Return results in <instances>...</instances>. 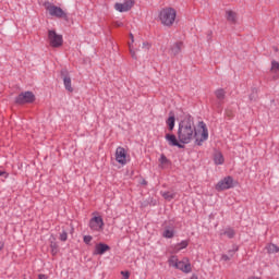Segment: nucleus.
Returning a JSON list of instances; mask_svg holds the SVG:
<instances>
[{
	"instance_id": "nucleus-26",
	"label": "nucleus",
	"mask_w": 279,
	"mask_h": 279,
	"mask_svg": "<svg viewBox=\"0 0 279 279\" xmlns=\"http://www.w3.org/2000/svg\"><path fill=\"white\" fill-rule=\"evenodd\" d=\"M130 37H131V44H129L130 53H131V57L133 58V60H136V58H137L136 51H134V48L132 46V44H134V35L131 34Z\"/></svg>"
},
{
	"instance_id": "nucleus-1",
	"label": "nucleus",
	"mask_w": 279,
	"mask_h": 279,
	"mask_svg": "<svg viewBox=\"0 0 279 279\" xmlns=\"http://www.w3.org/2000/svg\"><path fill=\"white\" fill-rule=\"evenodd\" d=\"M198 128L202 130L201 135H197V129L195 126V120L191 116H186L183 120L179 122V129L177 136L180 143L183 145H189L193 138L198 146H202L204 142L208 141V128L204 121L198 123Z\"/></svg>"
},
{
	"instance_id": "nucleus-4",
	"label": "nucleus",
	"mask_w": 279,
	"mask_h": 279,
	"mask_svg": "<svg viewBox=\"0 0 279 279\" xmlns=\"http://www.w3.org/2000/svg\"><path fill=\"white\" fill-rule=\"evenodd\" d=\"M88 226L92 232H101L105 226L104 218L101 216H94L90 218Z\"/></svg>"
},
{
	"instance_id": "nucleus-37",
	"label": "nucleus",
	"mask_w": 279,
	"mask_h": 279,
	"mask_svg": "<svg viewBox=\"0 0 279 279\" xmlns=\"http://www.w3.org/2000/svg\"><path fill=\"white\" fill-rule=\"evenodd\" d=\"M4 173H5V172H3V171H0V175H4Z\"/></svg>"
},
{
	"instance_id": "nucleus-22",
	"label": "nucleus",
	"mask_w": 279,
	"mask_h": 279,
	"mask_svg": "<svg viewBox=\"0 0 279 279\" xmlns=\"http://www.w3.org/2000/svg\"><path fill=\"white\" fill-rule=\"evenodd\" d=\"M236 232H234V229L232 228H227L225 231L220 233V236H228V239H234V235Z\"/></svg>"
},
{
	"instance_id": "nucleus-32",
	"label": "nucleus",
	"mask_w": 279,
	"mask_h": 279,
	"mask_svg": "<svg viewBox=\"0 0 279 279\" xmlns=\"http://www.w3.org/2000/svg\"><path fill=\"white\" fill-rule=\"evenodd\" d=\"M121 276H123L124 279H130V272L129 271H121Z\"/></svg>"
},
{
	"instance_id": "nucleus-31",
	"label": "nucleus",
	"mask_w": 279,
	"mask_h": 279,
	"mask_svg": "<svg viewBox=\"0 0 279 279\" xmlns=\"http://www.w3.org/2000/svg\"><path fill=\"white\" fill-rule=\"evenodd\" d=\"M150 47H151V44H149L147 41L143 43V49H145L146 51H149Z\"/></svg>"
},
{
	"instance_id": "nucleus-6",
	"label": "nucleus",
	"mask_w": 279,
	"mask_h": 279,
	"mask_svg": "<svg viewBox=\"0 0 279 279\" xmlns=\"http://www.w3.org/2000/svg\"><path fill=\"white\" fill-rule=\"evenodd\" d=\"M46 10L49 12L50 16H56V19H68L66 12H64L60 7L48 4Z\"/></svg>"
},
{
	"instance_id": "nucleus-20",
	"label": "nucleus",
	"mask_w": 279,
	"mask_h": 279,
	"mask_svg": "<svg viewBox=\"0 0 279 279\" xmlns=\"http://www.w3.org/2000/svg\"><path fill=\"white\" fill-rule=\"evenodd\" d=\"M216 98L218 99V104H222L226 99V90L223 88H219L215 92Z\"/></svg>"
},
{
	"instance_id": "nucleus-14",
	"label": "nucleus",
	"mask_w": 279,
	"mask_h": 279,
	"mask_svg": "<svg viewBox=\"0 0 279 279\" xmlns=\"http://www.w3.org/2000/svg\"><path fill=\"white\" fill-rule=\"evenodd\" d=\"M106 252H110V245H108L106 243H98L95 245L93 255L94 256H104V254H106Z\"/></svg>"
},
{
	"instance_id": "nucleus-27",
	"label": "nucleus",
	"mask_w": 279,
	"mask_h": 279,
	"mask_svg": "<svg viewBox=\"0 0 279 279\" xmlns=\"http://www.w3.org/2000/svg\"><path fill=\"white\" fill-rule=\"evenodd\" d=\"M161 197L166 198L168 202H171L175 197V193L172 192H160Z\"/></svg>"
},
{
	"instance_id": "nucleus-21",
	"label": "nucleus",
	"mask_w": 279,
	"mask_h": 279,
	"mask_svg": "<svg viewBox=\"0 0 279 279\" xmlns=\"http://www.w3.org/2000/svg\"><path fill=\"white\" fill-rule=\"evenodd\" d=\"M63 84H64L65 90H68L69 93H73V86H71V76L65 75L63 77Z\"/></svg>"
},
{
	"instance_id": "nucleus-11",
	"label": "nucleus",
	"mask_w": 279,
	"mask_h": 279,
	"mask_svg": "<svg viewBox=\"0 0 279 279\" xmlns=\"http://www.w3.org/2000/svg\"><path fill=\"white\" fill-rule=\"evenodd\" d=\"M116 160L119 165H128V151H125V148L119 146L116 149Z\"/></svg>"
},
{
	"instance_id": "nucleus-35",
	"label": "nucleus",
	"mask_w": 279,
	"mask_h": 279,
	"mask_svg": "<svg viewBox=\"0 0 279 279\" xmlns=\"http://www.w3.org/2000/svg\"><path fill=\"white\" fill-rule=\"evenodd\" d=\"M38 279H47L46 275H38Z\"/></svg>"
},
{
	"instance_id": "nucleus-17",
	"label": "nucleus",
	"mask_w": 279,
	"mask_h": 279,
	"mask_svg": "<svg viewBox=\"0 0 279 279\" xmlns=\"http://www.w3.org/2000/svg\"><path fill=\"white\" fill-rule=\"evenodd\" d=\"M223 162H226V158H223V154L219 150H216L214 153V163L219 166V165H223Z\"/></svg>"
},
{
	"instance_id": "nucleus-8",
	"label": "nucleus",
	"mask_w": 279,
	"mask_h": 279,
	"mask_svg": "<svg viewBox=\"0 0 279 279\" xmlns=\"http://www.w3.org/2000/svg\"><path fill=\"white\" fill-rule=\"evenodd\" d=\"M182 49H184V43L175 41L170 46L168 53L172 58H178L182 53Z\"/></svg>"
},
{
	"instance_id": "nucleus-23",
	"label": "nucleus",
	"mask_w": 279,
	"mask_h": 279,
	"mask_svg": "<svg viewBox=\"0 0 279 279\" xmlns=\"http://www.w3.org/2000/svg\"><path fill=\"white\" fill-rule=\"evenodd\" d=\"M179 263H180V260L178 259V256H175V255L170 256L168 259L169 267H173L174 269L178 267Z\"/></svg>"
},
{
	"instance_id": "nucleus-28",
	"label": "nucleus",
	"mask_w": 279,
	"mask_h": 279,
	"mask_svg": "<svg viewBox=\"0 0 279 279\" xmlns=\"http://www.w3.org/2000/svg\"><path fill=\"white\" fill-rule=\"evenodd\" d=\"M50 248H51L52 254H58V243L51 242Z\"/></svg>"
},
{
	"instance_id": "nucleus-25",
	"label": "nucleus",
	"mask_w": 279,
	"mask_h": 279,
	"mask_svg": "<svg viewBox=\"0 0 279 279\" xmlns=\"http://www.w3.org/2000/svg\"><path fill=\"white\" fill-rule=\"evenodd\" d=\"M266 250H267L268 254H278V252H279L278 245H276L274 243L268 244L266 246Z\"/></svg>"
},
{
	"instance_id": "nucleus-15",
	"label": "nucleus",
	"mask_w": 279,
	"mask_h": 279,
	"mask_svg": "<svg viewBox=\"0 0 279 279\" xmlns=\"http://www.w3.org/2000/svg\"><path fill=\"white\" fill-rule=\"evenodd\" d=\"M189 247V241L183 240L178 244L172 245V252L174 254H178L179 252H182V250H186Z\"/></svg>"
},
{
	"instance_id": "nucleus-19",
	"label": "nucleus",
	"mask_w": 279,
	"mask_h": 279,
	"mask_svg": "<svg viewBox=\"0 0 279 279\" xmlns=\"http://www.w3.org/2000/svg\"><path fill=\"white\" fill-rule=\"evenodd\" d=\"M169 165H171V161L167 158V156H165V154H161L160 158H159L160 169H167V167H169Z\"/></svg>"
},
{
	"instance_id": "nucleus-30",
	"label": "nucleus",
	"mask_w": 279,
	"mask_h": 279,
	"mask_svg": "<svg viewBox=\"0 0 279 279\" xmlns=\"http://www.w3.org/2000/svg\"><path fill=\"white\" fill-rule=\"evenodd\" d=\"M83 241L86 245H90V241H93V238L90 235H84Z\"/></svg>"
},
{
	"instance_id": "nucleus-33",
	"label": "nucleus",
	"mask_w": 279,
	"mask_h": 279,
	"mask_svg": "<svg viewBox=\"0 0 279 279\" xmlns=\"http://www.w3.org/2000/svg\"><path fill=\"white\" fill-rule=\"evenodd\" d=\"M114 25L116 27H123V22H116Z\"/></svg>"
},
{
	"instance_id": "nucleus-10",
	"label": "nucleus",
	"mask_w": 279,
	"mask_h": 279,
	"mask_svg": "<svg viewBox=\"0 0 279 279\" xmlns=\"http://www.w3.org/2000/svg\"><path fill=\"white\" fill-rule=\"evenodd\" d=\"M225 19L230 25H236L239 23V13L232 9H226Z\"/></svg>"
},
{
	"instance_id": "nucleus-9",
	"label": "nucleus",
	"mask_w": 279,
	"mask_h": 279,
	"mask_svg": "<svg viewBox=\"0 0 279 279\" xmlns=\"http://www.w3.org/2000/svg\"><path fill=\"white\" fill-rule=\"evenodd\" d=\"M168 145L170 147H179V149H184V143L180 142V138H178L174 134H166L165 136Z\"/></svg>"
},
{
	"instance_id": "nucleus-24",
	"label": "nucleus",
	"mask_w": 279,
	"mask_h": 279,
	"mask_svg": "<svg viewBox=\"0 0 279 279\" xmlns=\"http://www.w3.org/2000/svg\"><path fill=\"white\" fill-rule=\"evenodd\" d=\"M170 132H173V128H175V116H170L166 121Z\"/></svg>"
},
{
	"instance_id": "nucleus-7",
	"label": "nucleus",
	"mask_w": 279,
	"mask_h": 279,
	"mask_svg": "<svg viewBox=\"0 0 279 279\" xmlns=\"http://www.w3.org/2000/svg\"><path fill=\"white\" fill-rule=\"evenodd\" d=\"M234 187V179L232 177H226L220 180L216 185V191H228Z\"/></svg>"
},
{
	"instance_id": "nucleus-16",
	"label": "nucleus",
	"mask_w": 279,
	"mask_h": 279,
	"mask_svg": "<svg viewBox=\"0 0 279 279\" xmlns=\"http://www.w3.org/2000/svg\"><path fill=\"white\" fill-rule=\"evenodd\" d=\"M270 72L274 74L272 80H279V62L276 60L271 61Z\"/></svg>"
},
{
	"instance_id": "nucleus-3",
	"label": "nucleus",
	"mask_w": 279,
	"mask_h": 279,
	"mask_svg": "<svg viewBox=\"0 0 279 279\" xmlns=\"http://www.w3.org/2000/svg\"><path fill=\"white\" fill-rule=\"evenodd\" d=\"M48 41L50 47L58 49V47H62L63 38L56 31H48Z\"/></svg>"
},
{
	"instance_id": "nucleus-18",
	"label": "nucleus",
	"mask_w": 279,
	"mask_h": 279,
	"mask_svg": "<svg viewBox=\"0 0 279 279\" xmlns=\"http://www.w3.org/2000/svg\"><path fill=\"white\" fill-rule=\"evenodd\" d=\"M163 239H173L175 236V228L173 227H166L162 232Z\"/></svg>"
},
{
	"instance_id": "nucleus-36",
	"label": "nucleus",
	"mask_w": 279,
	"mask_h": 279,
	"mask_svg": "<svg viewBox=\"0 0 279 279\" xmlns=\"http://www.w3.org/2000/svg\"><path fill=\"white\" fill-rule=\"evenodd\" d=\"M3 250V243L0 242V252Z\"/></svg>"
},
{
	"instance_id": "nucleus-29",
	"label": "nucleus",
	"mask_w": 279,
	"mask_h": 279,
	"mask_svg": "<svg viewBox=\"0 0 279 279\" xmlns=\"http://www.w3.org/2000/svg\"><path fill=\"white\" fill-rule=\"evenodd\" d=\"M69 239V234L66 233V231H62L60 233V241H66Z\"/></svg>"
},
{
	"instance_id": "nucleus-34",
	"label": "nucleus",
	"mask_w": 279,
	"mask_h": 279,
	"mask_svg": "<svg viewBox=\"0 0 279 279\" xmlns=\"http://www.w3.org/2000/svg\"><path fill=\"white\" fill-rule=\"evenodd\" d=\"M222 260H230V257L228 255H222Z\"/></svg>"
},
{
	"instance_id": "nucleus-5",
	"label": "nucleus",
	"mask_w": 279,
	"mask_h": 279,
	"mask_svg": "<svg viewBox=\"0 0 279 279\" xmlns=\"http://www.w3.org/2000/svg\"><path fill=\"white\" fill-rule=\"evenodd\" d=\"M36 99V96L32 92H24L21 93L16 98H15V104H34Z\"/></svg>"
},
{
	"instance_id": "nucleus-13",
	"label": "nucleus",
	"mask_w": 279,
	"mask_h": 279,
	"mask_svg": "<svg viewBox=\"0 0 279 279\" xmlns=\"http://www.w3.org/2000/svg\"><path fill=\"white\" fill-rule=\"evenodd\" d=\"M175 269H179L180 271H183V274H191L193 271V268L191 267V262H189V258H183L182 260H179V264L177 265Z\"/></svg>"
},
{
	"instance_id": "nucleus-2",
	"label": "nucleus",
	"mask_w": 279,
	"mask_h": 279,
	"mask_svg": "<svg viewBox=\"0 0 279 279\" xmlns=\"http://www.w3.org/2000/svg\"><path fill=\"white\" fill-rule=\"evenodd\" d=\"M178 17V11L171 7L163 8L159 11L158 19L163 27H172Z\"/></svg>"
},
{
	"instance_id": "nucleus-12",
	"label": "nucleus",
	"mask_w": 279,
	"mask_h": 279,
	"mask_svg": "<svg viewBox=\"0 0 279 279\" xmlns=\"http://www.w3.org/2000/svg\"><path fill=\"white\" fill-rule=\"evenodd\" d=\"M134 8V0H125L123 3H116L114 9L117 12H130Z\"/></svg>"
}]
</instances>
